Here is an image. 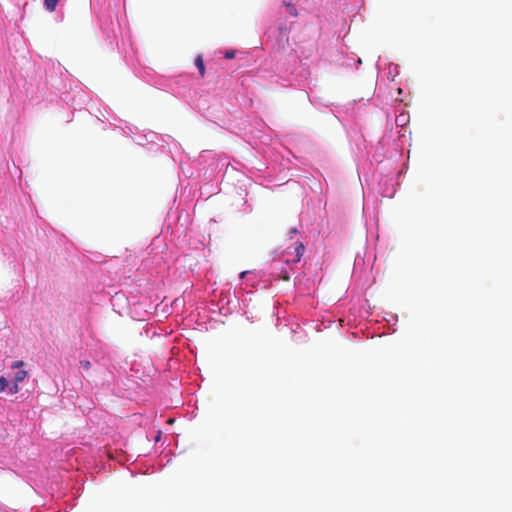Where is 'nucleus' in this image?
<instances>
[{
    "mask_svg": "<svg viewBox=\"0 0 512 512\" xmlns=\"http://www.w3.org/2000/svg\"><path fill=\"white\" fill-rule=\"evenodd\" d=\"M284 6L286 7V10H287V13L293 17H296L298 16V10L296 8V6L291 3V2H288V1H284Z\"/></svg>",
    "mask_w": 512,
    "mask_h": 512,
    "instance_id": "obj_3",
    "label": "nucleus"
},
{
    "mask_svg": "<svg viewBox=\"0 0 512 512\" xmlns=\"http://www.w3.org/2000/svg\"><path fill=\"white\" fill-rule=\"evenodd\" d=\"M235 54H236L235 50H228L225 52L224 56L226 59H232L235 57Z\"/></svg>",
    "mask_w": 512,
    "mask_h": 512,
    "instance_id": "obj_10",
    "label": "nucleus"
},
{
    "mask_svg": "<svg viewBox=\"0 0 512 512\" xmlns=\"http://www.w3.org/2000/svg\"><path fill=\"white\" fill-rule=\"evenodd\" d=\"M59 0H44V6L47 11L54 12Z\"/></svg>",
    "mask_w": 512,
    "mask_h": 512,
    "instance_id": "obj_5",
    "label": "nucleus"
},
{
    "mask_svg": "<svg viewBox=\"0 0 512 512\" xmlns=\"http://www.w3.org/2000/svg\"><path fill=\"white\" fill-rule=\"evenodd\" d=\"M9 386V382L5 377H0V393L4 392Z\"/></svg>",
    "mask_w": 512,
    "mask_h": 512,
    "instance_id": "obj_6",
    "label": "nucleus"
},
{
    "mask_svg": "<svg viewBox=\"0 0 512 512\" xmlns=\"http://www.w3.org/2000/svg\"><path fill=\"white\" fill-rule=\"evenodd\" d=\"M246 274H247V272H246V271L242 272V273L240 274V278H244Z\"/></svg>",
    "mask_w": 512,
    "mask_h": 512,
    "instance_id": "obj_12",
    "label": "nucleus"
},
{
    "mask_svg": "<svg viewBox=\"0 0 512 512\" xmlns=\"http://www.w3.org/2000/svg\"><path fill=\"white\" fill-rule=\"evenodd\" d=\"M24 366V362L23 361H14L12 364H11V368L12 369H19L21 367Z\"/></svg>",
    "mask_w": 512,
    "mask_h": 512,
    "instance_id": "obj_8",
    "label": "nucleus"
},
{
    "mask_svg": "<svg viewBox=\"0 0 512 512\" xmlns=\"http://www.w3.org/2000/svg\"><path fill=\"white\" fill-rule=\"evenodd\" d=\"M304 251H305V246L302 243H296V245L294 247L295 257L292 260L287 259L286 262L287 263H290V262L298 263L301 260L303 254H304Z\"/></svg>",
    "mask_w": 512,
    "mask_h": 512,
    "instance_id": "obj_1",
    "label": "nucleus"
},
{
    "mask_svg": "<svg viewBox=\"0 0 512 512\" xmlns=\"http://www.w3.org/2000/svg\"><path fill=\"white\" fill-rule=\"evenodd\" d=\"M195 66L198 68L201 77L205 75V65L202 55H198L195 59Z\"/></svg>",
    "mask_w": 512,
    "mask_h": 512,
    "instance_id": "obj_2",
    "label": "nucleus"
},
{
    "mask_svg": "<svg viewBox=\"0 0 512 512\" xmlns=\"http://www.w3.org/2000/svg\"><path fill=\"white\" fill-rule=\"evenodd\" d=\"M80 365L83 369L89 370L91 368V362L88 360H83L80 362Z\"/></svg>",
    "mask_w": 512,
    "mask_h": 512,
    "instance_id": "obj_9",
    "label": "nucleus"
},
{
    "mask_svg": "<svg viewBox=\"0 0 512 512\" xmlns=\"http://www.w3.org/2000/svg\"><path fill=\"white\" fill-rule=\"evenodd\" d=\"M282 279H283L284 281H289V280H290V275H289L287 272H285V273L282 275Z\"/></svg>",
    "mask_w": 512,
    "mask_h": 512,
    "instance_id": "obj_11",
    "label": "nucleus"
},
{
    "mask_svg": "<svg viewBox=\"0 0 512 512\" xmlns=\"http://www.w3.org/2000/svg\"><path fill=\"white\" fill-rule=\"evenodd\" d=\"M27 376H28V371L19 370L14 375V382H16V383L23 382Z\"/></svg>",
    "mask_w": 512,
    "mask_h": 512,
    "instance_id": "obj_4",
    "label": "nucleus"
},
{
    "mask_svg": "<svg viewBox=\"0 0 512 512\" xmlns=\"http://www.w3.org/2000/svg\"><path fill=\"white\" fill-rule=\"evenodd\" d=\"M19 383H16L14 382L13 385L10 386V393L11 394H16L19 392L20 388H19Z\"/></svg>",
    "mask_w": 512,
    "mask_h": 512,
    "instance_id": "obj_7",
    "label": "nucleus"
}]
</instances>
